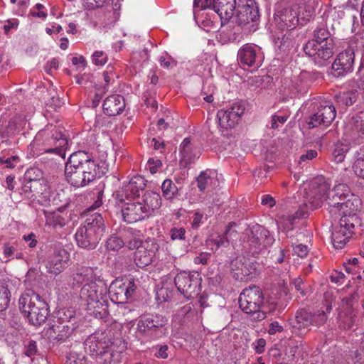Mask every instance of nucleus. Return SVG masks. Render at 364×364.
<instances>
[{
    "mask_svg": "<svg viewBox=\"0 0 364 364\" xmlns=\"http://www.w3.org/2000/svg\"><path fill=\"white\" fill-rule=\"evenodd\" d=\"M64 132L65 129L60 126L47 124L30 144L33 156H41V159H46V155L51 154L65 159L68 139Z\"/></svg>",
    "mask_w": 364,
    "mask_h": 364,
    "instance_id": "obj_1",
    "label": "nucleus"
},
{
    "mask_svg": "<svg viewBox=\"0 0 364 364\" xmlns=\"http://www.w3.org/2000/svg\"><path fill=\"white\" fill-rule=\"evenodd\" d=\"M74 285L80 286L83 284L80 289V299L87 304L96 299H102L107 295V284L102 278L100 270L97 268L83 267L78 269L73 276Z\"/></svg>",
    "mask_w": 364,
    "mask_h": 364,
    "instance_id": "obj_2",
    "label": "nucleus"
},
{
    "mask_svg": "<svg viewBox=\"0 0 364 364\" xmlns=\"http://www.w3.org/2000/svg\"><path fill=\"white\" fill-rule=\"evenodd\" d=\"M85 348L98 364H115L119 361V352L114 350V345L108 335L95 332L85 341Z\"/></svg>",
    "mask_w": 364,
    "mask_h": 364,
    "instance_id": "obj_3",
    "label": "nucleus"
},
{
    "mask_svg": "<svg viewBox=\"0 0 364 364\" xmlns=\"http://www.w3.org/2000/svg\"><path fill=\"white\" fill-rule=\"evenodd\" d=\"M19 309L33 326H41L47 320L48 305L43 299L34 291L23 294L19 301Z\"/></svg>",
    "mask_w": 364,
    "mask_h": 364,
    "instance_id": "obj_4",
    "label": "nucleus"
},
{
    "mask_svg": "<svg viewBox=\"0 0 364 364\" xmlns=\"http://www.w3.org/2000/svg\"><path fill=\"white\" fill-rule=\"evenodd\" d=\"M363 231L362 221L355 215H342L339 225L332 232L331 240L336 249H342L353 235H360Z\"/></svg>",
    "mask_w": 364,
    "mask_h": 364,
    "instance_id": "obj_5",
    "label": "nucleus"
},
{
    "mask_svg": "<svg viewBox=\"0 0 364 364\" xmlns=\"http://www.w3.org/2000/svg\"><path fill=\"white\" fill-rule=\"evenodd\" d=\"M69 164L78 166L87 176V180L92 181L105 175L109 166L106 161L94 159L90 154L83 151L72 154L69 158Z\"/></svg>",
    "mask_w": 364,
    "mask_h": 364,
    "instance_id": "obj_6",
    "label": "nucleus"
},
{
    "mask_svg": "<svg viewBox=\"0 0 364 364\" xmlns=\"http://www.w3.org/2000/svg\"><path fill=\"white\" fill-rule=\"evenodd\" d=\"M328 189L329 186L323 178L314 179L305 188L304 207L301 208L307 210L308 207L311 210L320 208L324 200L327 201V191Z\"/></svg>",
    "mask_w": 364,
    "mask_h": 364,
    "instance_id": "obj_7",
    "label": "nucleus"
},
{
    "mask_svg": "<svg viewBox=\"0 0 364 364\" xmlns=\"http://www.w3.org/2000/svg\"><path fill=\"white\" fill-rule=\"evenodd\" d=\"M259 20V8L254 0H247L246 4L239 6L234 21L248 32L257 29Z\"/></svg>",
    "mask_w": 364,
    "mask_h": 364,
    "instance_id": "obj_8",
    "label": "nucleus"
},
{
    "mask_svg": "<svg viewBox=\"0 0 364 364\" xmlns=\"http://www.w3.org/2000/svg\"><path fill=\"white\" fill-rule=\"evenodd\" d=\"M336 117V109L332 102H321L306 119V125L308 129L318 127H327L332 123Z\"/></svg>",
    "mask_w": 364,
    "mask_h": 364,
    "instance_id": "obj_9",
    "label": "nucleus"
},
{
    "mask_svg": "<svg viewBox=\"0 0 364 364\" xmlns=\"http://www.w3.org/2000/svg\"><path fill=\"white\" fill-rule=\"evenodd\" d=\"M166 323L167 319L160 314L142 315L137 319L136 333L141 338L155 339L157 331Z\"/></svg>",
    "mask_w": 364,
    "mask_h": 364,
    "instance_id": "obj_10",
    "label": "nucleus"
},
{
    "mask_svg": "<svg viewBox=\"0 0 364 364\" xmlns=\"http://www.w3.org/2000/svg\"><path fill=\"white\" fill-rule=\"evenodd\" d=\"M200 278L198 272H181L174 279L178 291L186 298L191 299L200 291Z\"/></svg>",
    "mask_w": 364,
    "mask_h": 364,
    "instance_id": "obj_11",
    "label": "nucleus"
},
{
    "mask_svg": "<svg viewBox=\"0 0 364 364\" xmlns=\"http://www.w3.org/2000/svg\"><path fill=\"white\" fill-rule=\"evenodd\" d=\"M274 239L264 227L255 225L250 228L248 233L247 244L250 252L252 255L262 252L267 246L272 245Z\"/></svg>",
    "mask_w": 364,
    "mask_h": 364,
    "instance_id": "obj_12",
    "label": "nucleus"
},
{
    "mask_svg": "<svg viewBox=\"0 0 364 364\" xmlns=\"http://www.w3.org/2000/svg\"><path fill=\"white\" fill-rule=\"evenodd\" d=\"M303 50L305 54L311 58L316 64L322 65L325 61L333 56L334 43L328 41H325V43L318 41H308L304 46Z\"/></svg>",
    "mask_w": 364,
    "mask_h": 364,
    "instance_id": "obj_13",
    "label": "nucleus"
},
{
    "mask_svg": "<svg viewBox=\"0 0 364 364\" xmlns=\"http://www.w3.org/2000/svg\"><path fill=\"white\" fill-rule=\"evenodd\" d=\"M245 109L244 102L237 101L219 110L217 113L219 125L223 129L234 127L240 120Z\"/></svg>",
    "mask_w": 364,
    "mask_h": 364,
    "instance_id": "obj_14",
    "label": "nucleus"
},
{
    "mask_svg": "<svg viewBox=\"0 0 364 364\" xmlns=\"http://www.w3.org/2000/svg\"><path fill=\"white\" fill-rule=\"evenodd\" d=\"M264 303L262 292L259 287L245 288L239 296L240 308L246 314L255 312Z\"/></svg>",
    "mask_w": 364,
    "mask_h": 364,
    "instance_id": "obj_15",
    "label": "nucleus"
},
{
    "mask_svg": "<svg viewBox=\"0 0 364 364\" xmlns=\"http://www.w3.org/2000/svg\"><path fill=\"white\" fill-rule=\"evenodd\" d=\"M135 287L134 282L130 279H116L109 286V297L114 303L124 304L134 292Z\"/></svg>",
    "mask_w": 364,
    "mask_h": 364,
    "instance_id": "obj_16",
    "label": "nucleus"
},
{
    "mask_svg": "<svg viewBox=\"0 0 364 364\" xmlns=\"http://www.w3.org/2000/svg\"><path fill=\"white\" fill-rule=\"evenodd\" d=\"M348 187L344 183L336 185L332 190L327 191V204L328 210L332 218H337V214L339 213V206L342 202L349 197L350 194Z\"/></svg>",
    "mask_w": 364,
    "mask_h": 364,
    "instance_id": "obj_17",
    "label": "nucleus"
},
{
    "mask_svg": "<svg viewBox=\"0 0 364 364\" xmlns=\"http://www.w3.org/2000/svg\"><path fill=\"white\" fill-rule=\"evenodd\" d=\"M237 60L242 65L259 68L263 60L261 48L251 43L243 45L237 52Z\"/></svg>",
    "mask_w": 364,
    "mask_h": 364,
    "instance_id": "obj_18",
    "label": "nucleus"
},
{
    "mask_svg": "<svg viewBox=\"0 0 364 364\" xmlns=\"http://www.w3.org/2000/svg\"><path fill=\"white\" fill-rule=\"evenodd\" d=\"M291 0H281L276 5V12L274 18L279 23H282V28L287 29L294 28L299 23V16L297 11L291 7H286V5Z\"/></svg>",
    "mask_w": 364,
    "mask_h": 364,
    "instance_id": "obj_19",
    "label": "nucleus"
},
{
    "mask_svg": "<svg viewBox=\"0 0 364 364\" xmlns=\"http://www.w3.org/2000/svg\"><path fill=\"white\" fill-rule=\"evenodd\" d=\"M355 53L353 48L340 53L331 65V73L336 77H343L353 70Z\"/></svg>",
    "mask_w": 364,
    "mask_h": 364,
    "instance_id": "obj_20",
    "label": "nucleus"
},
{
    "mask_svg": "<svg viewBox=\"0 0 364 364\" xmlns=\"http://www.w3.org/2000/svg\"><path fill=\"white\" fill-rule=\"evenodd\" d=\"M357 299V294H352L342 300L345 308L339 315V326L341 328L348 330L358 325L360 319L358 316V311L353 308L354 302Z\"/></svg>",
    "mask_w": 364,
    "mask_h": 364,
    "instance_id": "obj_21",
    "label": "nucleus"
},
{
    "mask_svg": "<svg viewBox=\"0 0 364 364\" xmlns=\"http://www.w3.org/2000/svg\"><path fill=\"white\" fill-rule=\"evenodd\" d=\"M159 246L154 240H146L134 252V262L139 268L151 264L158 252Z\"/></svg>",
    "mask_w": 364,
    "mask_h": 364,
    "instance_id": "obj_22",
    "label": "nucleus"
},
{
    "mask_svg": "<svg viewBox=\"0 0 364 364\" xmlns=\"http://www.w3.org/2000/svg\"><path fill=\"white\" fill-rule=\"evenodd\" d=\"M68 252L61 246H55L53 253L48 257L46 268L50 273L58 274L69 260Z\"/></svg>",
    "mask_w": 364,
    "mask_h": 364,
    "instance_id": "obj_23",
    "label": "nucleus"
},
{
    "mask_svg": "<svg viewBox=\"0 0 364 364\" xmlns=\"http://www.w3.org/2000/svg\"><path fill=\"white\" fill-rule=\"evenodd\" d=\"M146 181L144 178L141 176H135L117 192V199L122 202L124 198L128 199L138 197L140 196V192L144 191Z\"/></svg>",
    "mask_w": 364,
    "mask_h": 364,
    "instance_id": "obj_24",
    "label": "nucleus"
},
{
    "mask_svg": "<svg viewBox=\"0 0 364 364\" xmlns=\"http://www.w3.org/2000/svg\"><path fill=\"white\" fill-rule=\"evenodd\" d=\"M179 151L181 156L180 165L184 168H188L195 163L201 154L200 149L192 144L189 138H185L183 140L180 145Z\"/></svg>",
    "mask_w": 364,
    "mask_h": 364,
    "instance_id": "obj_25",
    "label": "nucleus"
},
{
    "mask_svg": "<svg viewBox=\"0 0 364 364\" xmlns=\"http://www.w3.org/2000/svg\"><path fill=\"white\" fill-rule=\"evenodd\" d=\"M312 313L302 309L296 311L294 318L290 320L293 333L301 336L307 333L309 327L312 325Z\"/></svg>",
    "mask_w": 364,
    "mask_h": 364,
    "instance_id": "obj_26",
    "label": "nucleus"
},
{
    "mask_svg": "<svg viewBox=\"0 0 364 364\" xmlns=\"http://www.w3.org/2000/svg\"><path fill=\"white\" fill-rule=\"evenodd\" d=\"M205 4L218 14L222 22H228L233 16L236 0H205Z\"/></svg>",
    "mask_w": 364,
    "mask_h": 364,
    "instance_id": "obj_27",
    "label": "nucleus"
},
{
    "mask_svg": "<svg viewBox=\"0 0 364 364\" xmlns=\"http://www.w3.org/2000/svg\"><path fill=\"white\" fill-rule=\"evenodd\" d=\"M73 331L67 323H54L46 330V335L51 342L61 343L67 341Z\"/></svg>",
    "mask_w": 364,
    "mask_h": 364,
    "instance_id": "obj_28",
    "label": "nucleus"
},
{
    "mask_svg": "<svg viewBox=\"0 0 364 364\" xmlns=\"http://www.w3.org/2000/svg\"><path fill=\"white\" fill-rule=\"evenodd\" d=\"M122 214L124 221L132 223L144 219L149 215L142 203H127L122 208Z\"/></svg>",
    "mask_w": 364,
    "mask_h": 364,
    "instance_id": "obj_29",
    "label": "nucleus"
},
{
    "mask_svg": "<svg viewBox=\"0 0 364 364\" xmlns=\"http://www.w3.org/2000/svg\"><path fill=\"white\" fill-rule=\"evenodd\" d=\"M197 186L200 191L211 193L219 186L218 173L214 169L201 171L196 178Z\"/></svg>",
    "mask_w": 364,
    "mask_h": 364,
    "instance_id": "obj_30",
    "label": "nucleus"
},
{
    "mask_svg": "<svg viewBox=\"0 0 364 364\" xmlns=\"http://www.w3.org/2000/svg\"><path fill=\"white\" fill-rule=\"evenodd\" d=\"M65 176L66 181L73 186L83 187L91 183L92 180H87V176L82 171L78 166L74 164H66Z\"/></svg>",
    "mask_w": 364,
    "mask_h": 364,
    "instance_id": "obj_31",
    "label": "nucleus"
},
{
    "mask_svg": "<svg viewBox=\"0 0 364 364\" xmlns=\"http://www.w3.org/2000/svg\"><path fill=\"white\" fill-rule=\"evenodd\" d=\"M75 237L80 247L88 250L95 249L100 240L94 232L89 231L82 226L77 229Z\"/></svg>",
    "mask_w": 364,
    "mask_h": 364,
    "instance_id": "obj_32",
    "label": "nucleus"
},
{
    "mask_svg": "<svg viewBox=\"0 0 364 364\" xmlns=\"http://www.w3.org/2000/svg\"><path fill=\"white\" fill-rule=\"evenodd\" d=\"M125 100L119 95H112L107 97L103 103L104 112L109 116L120 114L125 108Z\"/></svg>",
    "mask_w": 364,
    "mask_h": 364,
    "instance_id": "obj_33",
    "label": "nucleus"
},
{
    "mask_svg": "<svg viewBox=\"0 0 364 364\" xmlns=\"http://www.w3.org/2000/svg\"><path fill=\"white\" fill-rule=\"evenodd\" d=\"M252 266L248 259H236L231 262V272L235 280L245 281L252 274Z\"/></svg>",
    "mask_w": 364,
    "mask_h": 364,
    "instance_id": "obj_34",
    "label": "nucleus"
},
{
    "mask_svg": "<svg viewBox=\"0 0 364 364\" xmlns=\"http://www.w3.org/2000/svg\"><path fill=\"white\" fill-rule=\"evenodd\" d=\"M85 306L87 313L97 318H104L108 315L107 295L102 296V299H96L85 304Z\"/></svg>",
    "mask_w": 364,
    "mask_h": 364,
    "instance_id": "obj_35",
    "label": "nucleus"
},
{
    "mask_svg": "<svg viewBox=\"0 0 364 364\" xmlns=\"http://www.w3.org/2000/svg\"><path fill=\"white\" fill-rule=\"evenodd\" d=\"M121 236L123 238L124 245L129 250L138 249L142 246L143 242L140 237V231L132 228H124L121 231Z\"/></svg>",
    "mask_w": 364,
    "mask_h": 364,
    "instance_id": "obj_36",
    "label": "nucleus"
},
{
    "mask_svg": "<svg viewBox=\"0 0 364 364\" xmlns=\"http://www.w3.org/2000/svg\"><path fill=\"white\" fill-rule=\"evenodd\" d=\"M236 233V231L231 230V225H229L223 235L208 238L206 240V245L210 250L215 251L218 250L220 247H228L230 243L229 237Z\"/></svg>",
    "mask_w": 364,
    "mask_h": 364,
    "instance_id": "obj_37",
    "label": "nucleus"
},
{
    "mask_svg": "<svg viewBox=\"0 0 364 364\" xmlns=\"http://www.w3.org/2000/svg\"><path fill=\"white\" fill-rule=\"evenodd\" d=\"M45 186L39 180L29 179L23 184L20 193L30 200V203H31L33 199V198H35L38 193H40V191H42V188Z\"/></svg>",
    "mask_w": 364,
    "mask_h": 364,
    "instance_id": "obj_38",
    "label": "nucleus"
},
{
    "mask_svg": "<svg viewBox=\"0 0 364 364\" xmlns=\"http://www.w3.org/2000/svg\"><path fill=\"white\" fill-rule=\"evenodd\" d=\"M347 127L354 136L364 138V111L351 117L347 123Z\"/></svg>",
    "mask_w": 364,
    "mask_h": 364,
    "instance_id": "obj_39",
    "label": "nucleus"
},
{
    "mask_svg": "<svg viewBox=\"0 0 364 364\" xmlns=\"http://www.w3.org/2000/svg\"><path fill=\"white\" fill-rule=\"evenodd\" d=\"M87 230H92L100 238L104 231V220L101 215L95 213L88 217L82 225Z\"/></svg>",
    "mask_w": 364,
    "mask_h": 364,
    "instance_id": "obj_40",
    "label": "nucleus"
},
{
    "mask_svg": "<svg viewBox=\"0 0 364 364\" xmlns=\"http://www.w3.org/2000/svg\"><path fill=\"white\" fill-rule=\"evenodd\" d=\"M41 210L46 218V225L52 228L53 230H58L66 225L67 220L61 215L60 211L50 212L46 209H42Z\"/></svg>",
    "mask_w": 364,
    "mask_h": 364,
    "instance_id": "obj_41",
    "label": "nucleus"
},
{
    "mask_svg": "<svg viewBox=\"0 0 364 364\" xmlns=\"http://www.w3.org/2000/svg\"><path fill=\"white\" fill-rule=\"evenodd\" d=\"M360 205L359 199L354 198L353 200L350 197L347 198L339 206V213L337 214V218L340 215H355L361 219L360 216L356 213Z\"/></svg>",
    "mask_w": 364,
    "mask_h": 364,
    "instance_id": "obj_42",
    "label": "nucleus"
},
{
    "mask_svg": "<svg viewBox=\"0 0 364 364\" xmlns=\"http://www.w3.org/2000/svg\"><path fill=\"white\" fill-rule=\"evenodd\" d=\"M144 206L146 209V213L149 215L151 210L159 208L161 205V197L159 193L149 191L144 195Z\"/></svg>",
    "mask_w": 364,
    "mask_h": 364,
    "instance_id": "obj_43",
    "label": "nucleus"
},
{
    "mask_svg": "<svg viewBox=\"0 0 364 364\" xmlns=\"http://www.w3.org/2000/svg\"><path fill=\"white\" fill-rule=\"evenodd\" d=\"M307 214V210H303L301 208L296 212L294 215L282 216L279 218L277 222L279 228H282L284 231H289L293 230L294 224L296 218H304Z\"/></svg>",
    "mask_w": 364,
    "mask_h": 364,
    "instance_id": "obj_44",
    "label": "nucleus"
},
{
    "mask_svg": "<svg viewBox=\"0 0 364 364\" xmlns=\"http://www.w3.org/2000/svg\"><path fill=\"white\" fill-rule=\"evenodd\" d=\"M353 170L355 174L364 180V146L354 152Z\"/></svg>",
    "mask_w": 364,
    "mask_h": 364,
    "instance_id": "obj_45",
    "label": "nucleus"
},
{
    "mask_svg": "<svg viewBox=\"0 0 364 364\" xmlns=\"http://www.w3.org/2000/svg\"><path fill=\"white\" fill-rule=\"evenodd\" d=\"M33 200L29 205L35 208L36 211L45 209V208L50 206V194L48 191H40V193H38L35 198H33Z\"/></svg>",
    "mask_w": 364,
    "mask_h": 364,
    "instance_id": "obj_46",
    "label": "nucleus"
},
{
    "mask_svg": "<svg viewBox=\"0 0 364 364\" xmlns=\"http://www.w3.org/2000/svg\"><path fill=\"white\" fill-rule=\"evenodd\" d=\"M358 96L359 92L357 90H351L336 95V100L338 105L348 107L353 105L357 101Z\"/></svg>",
    "mask_w": 364,
    "mask_h": 364,
    "instance_id": "obj_47",
    "label": "nucleus"
},
{
    "mask_svg": "<svg viewBox=\"0 0 364 364\" xmlns=\"http://www.w3.org/2000/svg\"><path fill=\"white\" fill-rule=\"evenodd\" d=\"M162 196L168 200H171L179 196V190L171 179H166L161 186Z\"/></svg>",
    "mask_w": 364,
    "mask_h": 364,
    "instance_id": "obj_48",
    "label": "nucleus"
},
{
    "mask_svg": "<svg viewBox=\"0 0 364 364\" xmlns=\"http://www.w3.org/2000/svg\"><path fill=\"white\" fill-rule=\"evenodd\" d=\"M313 38L309 41H314L325 43V41L333 42L331 35L327 27L324 25L318 26L314 31Z\"/></svg>",
    "mask_w": 364,
    "mask_h": 364,
    "instance_id": "obj_49",
    "label": "nucleus"
},
{
    "mask_svg": "<svg viewBox=\"0 0 364 364\" xmlns=\"http://www.w3.org/2000/svg\"><path fill=\"white\" fill-rule=\"evenodd\" d=\"M16 125L9 122L7 125L0 122V141L9 146L11 144L9 139L14 134Z\"/></svg>",
    "mask_w": 364,
    "mask_h": 364,
    "instance_id": "obj_50",
    "label": "nucleus"
},
{
    "mask_svg": "<svg viewBox=\"0 0 364 364\" xmlns=\"http://www.w3.org/2000/svg\"><path fill=\"white\" fill-rule=\"evenodd\" d=\"M291 284L294 286L296 291L299 293L302 297L307 296L312 293L311 287L306 284L300 277L294 279Z\"/></svg>",
    "mask_w": 364,
    "mask_h": 364,
    "instance_id": "obj_51",
    "label": "nucleus"
},
{
    "mask_svg": "<svg viewBox=\"0 0 364 364\" xmlns=\"http://www.w3.org/2000/svg\"><path fill=\"white\" fill-rule=\"evenodd\" d=\"M348 151L347 146L343 144H336L332 152L333 160L338 164L344 161L346 154Z\"/></svg>",
    "mask_w": 364,
    "mask_h": 364,
    "instance_id": "obj_52",
    "label": "nucleus"
},
{
    "mask_svg": "<svg viewBox=\"0 0 364 364\" xmlns=\"http://www.w3.org/2000/svg\"><path fill=\"white\" fill-rule=\"evenodd\" d=\"M11 293L8 287L4 284L0 285V311L8 308Z\"/></svg>",
    "mask_w": 364,
    "mask_h": 364,
    "instance_id": "obj_53",
    "label": "nucleus"
},
{
    "mask_svg": "<svg viewBox=\"0 0 364 364\" xmlns=\"http://www.w3.org/2000/svg\"><path fill=\"white\" fill-rule=\"evenodd\" d=\"M124 245L123 238L112 235L106 242V247L108 250L118 251Z\"/></svg>",
    "mask_w": 364,
    "mask_h": 364,
    "instance_id": "obj_54",
    "label": "nucleus"
},
{
    "mask_svg": "<svg viewBox=\"0 0 364 364\" xmlns=\"http://www.w3.org/2000/svg\"><path fill=\"white\" fill-rule=\"evenodd\" d=\"M360 261L358 258H351L344 264L346 271L349 274H356L360 269Z\"/></svg>",
    "mask_w": 364,
    "mask_h": 364,
    "instance_id": "obj_55",
    "label": "nucleus"
},
{
    "mask_svg": "<svg viewBox=\"0 0 364 364\" xmlns=\"http://www.w3.org/2000/svg\"><path fill=\"white\" fill-rule=\"evenodd\" d=\"M117 21V14L112 9L104 13V17L100 19L101 24L104 26H110Z\"/></svg>",
    "mask_w": 364,
    "mask_h": 364,
    "instance_id": "obj_56",
    "label": "nucleus"
},
{
    "mask_svg": "<svg viewBox=\"0 0 364 364\" xmlns=\"http://www.w3.org/2000/svg\"><path fill=\"white\" fill-rule=\"evenodd\" d=\"M186 231L183 228H172L169 230L170 238L172 241L185 240Z\"/></svg>",
    "mask_w": 364,
    "mask_h": 364,
    "instance_id": "obj_57",
    "label": "nucleus"
},
{
    "mask_svg": "<svg viewBox=\"0 0 364 364\" xmlns=\"http://www.w3.org/2000/svg\"><path fill=\"white\" fill-rule=\"evenodd\" d=\"M2 251L4 255L3 259H5V262H8L14 258L16 247L9 243H5L2 247Z\"/></svg>",
    "mask_w": 364,
    "mask_h": 364,
    "instance_id": "obj_58",
    "label": "nucleus"
},
{
    "mask_svg": "<svg viewBox=\"0 0 364 364\" xmlns=\"http://www.w3.org/2000/svg\"><path fill=\"white\" fill-rule=\"evenodd\" d=\"M92 63L96 65H104L107 60V55L102 51L97 50L92 55Z\"/></svg>",
    "mask_w": 364,
    "mask_h": 364,
    "instance_id": "obj_59",
    "label": "nucleus"
},
{
    "mask_svg": "<svg viewBox=\"0 0 364 364\" xmlns=\"http://www.w3.org/2000/svg\"><path fill=\"white\" fill-rule=\"evenodd\" d=\"M19 162L20 159L18 156H12L8 158L0 156V164H5L6 167L9 168H14Z\"/></svg>",
    "mask_w": 364,
    "mask_h": 364,
    "instance_id": "obj_60",
    "label": "nucleus"
},
{
    "mask_svg": "<svg viewBox=\"0 0 364 364\" xmlns=\"http://www.w3.org/2000/svg\"><path fill=\"white\" fill-rule=\"evenodd\" d=\"M312 325L322 326L326 323L327 316L324 311H321L316 314H312Z\"/></svg>",
    "mask_w": 364,
    "mask_h": 364,
    "instance_id": "obj_61",
    "label": "nucleus"
},
{
    "mask_svg": "<svg viewBox=\"0 0 364 364\" xmlns=\"http://www.w3.org/2000/svg\"><path fill=\"white\" fill-rule=\"evenodd\" d=\"M318 153L316 150H308L306 154L301 155L298 163L299 165H304L305 163L315 159Z\"/></svg>",
    "mask_w": 364,
    "mask_h": 364,
    "instance_id": "obj_62",
    "label": "nucleus"
},
{
    "mask_svg": "<svg viewBox=\"0 0 364 364\" xmlns=\"http://www.w3.org/2000/svg\"><path fill=\"white\" fill-rule=\"evenodd\" d=\"M192 306L191 304H188L183 307L180 308L177 311V316L181 318H189L192 314Z\"/></svg>",
    "mask_w": 364,
    "mask_h": 364,
    "instance_id": "obj_63",
    "label": "nucleus"
},
{
    "mask_svg": "<svg viewBox=\"0 0 364 364\" xmlns=\"http://www.w3.org/2000/svg\"><path fill=\"white\" fill-rule=\"evenodd\" d=\"M107 0H85V7L89 10H94L103 6Z\"/></svg>",
    "mask_w": 364,
    "mask_h": 364,
    "instance_id": "obj_64",
    "label": "nucleus"
}]
</instances>
